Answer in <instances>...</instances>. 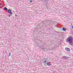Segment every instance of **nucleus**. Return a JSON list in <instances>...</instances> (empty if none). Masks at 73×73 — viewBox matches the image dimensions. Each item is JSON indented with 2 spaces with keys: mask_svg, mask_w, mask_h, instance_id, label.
Returning a JSON list of instances; mask_svg holds the SVG:
<instances>
[{
  "mask_svg": "<svg viewBox=\"0 0 73 73\" xmlns=\"http://www.w3.org/2000/svg\"><path fill=\"white\" fill-rule=\"evenodd\" d=\"M15 16H16V15Z\"/></svg>",
  "mask_w": 73,
  "mask_h": 73,
  "instance_id": "nucleus-18",
  "label": "nucleus"
},
{
  "mask_svg": "<svg viewBox=\"0 0 73 73\" xmlns=\"http://www.w3.org/2000/svg\"><path fill=\"white\" fill-rule=\"evenodd\" d=\"M43 60V61H42L43 63H45V62H46V59H44V60Z\"/></svg>",
  "mask_w": 73,
  "mask_h": 73,
  "instance_id": "nucleus-5",
  "label": "nucleus"
},
{
  "mask_svg": "<svg viewBox=\"0 0 73 73\" xmlns=\"http://www.w3.org/2000/svg\"><path fill=\"white\" fill-rule=\"evenodd\" d=\"M42 1H44V3H45L46 2V1H45V0H42Z\"/></svg>",
  "mask_w": 73,
  "mask_h": 73,
  "instance_id": "nucleus-9",
  "label": "nucleus"
},
{
  "mask_svg": "<svg viewBox=\"0 0 73 73\" xmlns=\"http://www.w3.org/2000/svg\"><path fill=\"white\" fill-rule=\"evenodd\" d=\"M10 13V14L13 15V13H12V12H10V13Z\"/></svg>",
  "mask_w": 73,
  "mask_h": 73,
  "instance_id": "nucleus-10",
  "label": "nucleus"
},
{
  "mask_svg": "<svg viewBox=\"0 0 73 73\" xmlns=\"http://www.w3.org/2000/svg\"><path fill=\"white\" fill-rule=\"evenodd\" d=\"M0 5H1H1H1V4H0Z\"/></svg>",
  "mask_w": 73,
  "mask_h": 73,
  "instance_id": "nucleus-16",
  "label": "nucleus"
},
{
  "mask_svg": "<svg viewBox=\"0 0 73 73\" xmlns=\"http://www.w3.org/2000/svg\"><path fill=\"white\" fill-rule=\"evenodd\" d=\"M4 10H5V11L7 10V8L6 7H4Z\"/></svg>",
  "mask_w": 73,
  "mask_h": 73,
  "instance_id": "nucleus-8",
  "label": "nucleus"
},
{
  "mask_svg": "<svg viewBox=\"0 0 73 73\" xmlns=\"http://www.w3.org/2000/svg\"><path fill=\"white\" fill-rule=\"evenodd\" d=\"M11 54V53L10 52V53H9V56H10Z\"/></svg>",
  "mask_w": 73,
  "mask_h": 73,
  "instance_id": "nucleus-11",
  "label": "nucleus"
},
{
  "mask_svg": "<svg viewBox=\"0 0 73 73\" xmlns=\"http://www.w3.org/2000/svg\"><path fill=\"white\" fill-rule=\"evenodd\" d=\"M63 30L64 31H66V28H64V27L63 28Z\"/></svg>",
  "mask_w": 73,
  "mask_h": 73,
  "instance_id": "nucleus-7",
  "label": "nucleus"
},
{
  "mask_svg": "<svg viewBox=\"0 0 73 73\" xmlns=\"http://www.w3.org/2000/svg\"><path fill=\"white\" fill-rule=\"evenodd\" d=\"M30 3H32V1H30Z\"/></svg>",
  "mask_w": 73,
  "mask_h": 73,
  "instance_id": "nucleus-12",
  "label": "nucleus"
},
{
  "mask_svg": "<svg viewBox=\"0 0 73 73\" xmlns=\"http://www.w3.org/2000/svg\"><path fill=\"white\" fill-rule=\"evenodd\" d=\"M11 15H9V17H11Z\"/></svg>",
  "mask_w": 73,
  "mask_h": 73,
  "instance_id": "nucleus-14",
  "label": "nucleus"
},
{
  "mask_svg": "<svg viewBox=\"0 0 73 73\" xmlns=\"http://www.w3.org/2000/svg\"><path fill=\"white\" fill-rule=\"evenodd\" d=\"M67 58H68L66 57V56H64L62 57V59H64L65 60V59L66 60Z\"/></svg>",
  "mask_w": 73,
  "mask_h": 73,
  "instance_id": "nucleus-2",
  "label": "nucleus"
},
{
  "mask_svg": "<svg viewBox=\"0 0 73 73\" xmlns=\"http://www.w3.org/2000/svg\"><path fill=\"white\" fill-rule=\"evenodd\" d=\"M11 16H12V14H10V15Z\"/></svg>",
  "mask_w": 73,
  "mask_h": 73,
  "instance_id": "nucleus-13",
  "label": "nucleus"
},
{
  "mask_svg": "<svg viewBox=\"0 0 73 73\" xmlns=\"http://www.w3.org/2000/svg\"><path fill=\"white\" fill-rule=\"evenodd\" d=\"M47 65H48V66H50V65H51V64H50V62H47Z\"/></svg>",
  "mask_w": 73,
  "mask_h": 73,
  "instance_id": "nucleus-6",
  "label": "nucleus"
},
{
  "mask_svg": "<svg viewBox=\"0 0 73 73\" xmlns=\"http://www.w3.org/2000/svg\"><path fill=\"white\" fill-rule=\"evenodd\" d=\"M45 1H48V0H45Z\"/></svg>",
  "mask_w": 73,
  "mask_h": 73,
  "instance_id": "nucleus-15",
  "label": "nucleus"
},
{
  "mask_svg": "<svg viewBox=\"0 0 73 73\" xmlns=\"http://www.w3.org/2000/svg\"><path fill=\"white\" fill-rule=\"evenodd\" d=\"M73 38L72 37H69L67 39V41H68L69 43L70 44V45H72V39Z\"/></svg>",
  "mask_w": 73,
  "mask_h": 73,
  "instance_id": "nucleus-1",
  "label": "nucleus"
},
{
  "mask_svg": "<svg viewBox=\"0 0 73 73\" xmlns=\"http://www.w3.org/2000/svg\"><path fill=\"white\" fill-rule=\"evenodd\" d=\"M65 50L67 51H68V52H70V49H69V48H65Z\"/></svg>",
  "mask_w": 73,
  "mask_h": 73,
  "instance_id": "nucleus-3",
  "label": "nucleus"
},
{
  "mask_svg": "<svg viewBox=\"0 0 73 73\" xmlns=\"http://www.w3.org/2000/svg\"><path fill=\"white\" fill-rule=\"evenodd\" d=\"M12 12V11H11V10L10 9H8V10H7V12L9 13H11Z\"/></svg>",
  "mask_w": 73,
  "mask_h": 73,
  "instance_id": "nucleus-4",
  "label": "nucleus"
},
{
  "mask_svg": "<svg viewBox=\"0 0 73 73\" xmlns=\"http://www.w3.org/2000/svg\"><path fill=\"white\" fill-rule=\"evenodd\" d=\"M0 6H1V5H0Z\"/></svg>",
  "mask_w": 73,
  "mask_h": 73,
  "instance_id": "nucleus-17",
  "label": "nucleus"
}]
</instances>
